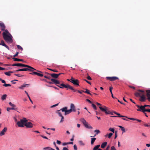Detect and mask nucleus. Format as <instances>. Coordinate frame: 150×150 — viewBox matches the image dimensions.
<instances>
[{"label":"nucleus","mask_w":150,"mask_h":150,"mask_svg":"<svg viewBox=\"0 0 150 150\" xmlns=\"http://www.w3.org/2000/svg\"><path fill=\"white\" fill-rule=\"evenodd\" d=\"M146 96L150 95V89L147 90L146 91Z\"/></svg>","instance_id":"34"},{"label":"nucleus","mask_w":150,"mask_h":150,"mask_svg":"<svg viewBox=\"0 0 150 150\" xmlns=\"http://www.w3.org/2000/svg\"><path fill=\"white\" fill-rule=\"evenodd\" d=\"M28 84H24L23 85L19 87L20 89H23V88L26 87L27 85H29Z\"/></svg>","instance_id":"28"},{"label":"nucleus","mask_w":150,"mask_h":150,"mask_svg":"<svg viewBox=\"0 0 150 150\" xmlns=\"http://www.w3.org/2000/svg\"><path fill=\"white\" fill-rule=\"evenodd\" d=\"M70 108V109L67 110V107H65L61 109L60 110H61L62 112H64V115H65L69 114L72 112H75L76 111L75 107L74 104H71Z\"/></svg>","instance_id":"1"},{"label":"nucleus","mask_w":150,"mask_h":150,"mask_svg":"<svg viewBox=\"0 0 150 150\" xmlns=\"http://www.w3.org/2000/svg\"><path fill=\"white\" fill-rule=\"evenodd\" d=\"M0 81L2 82L3 83L5 84L6 82L5 80L2 79L0 78Z\"/></svg>","instance_id":"47"},{"label":"nucleus","mask_w":150,"mask_h":150,"mask_svg":"<svg viewBox=\"0 0 150 150\" xmlns=\"http://www.w3.org/2000/svg\"><path fill=\"white\" fill-rule=\"evenodd\" d=\"M106 78L107 79L109 80L112 81H114L119 79V78L118 77L115 76L107 77Z\"/></svg>","instance_id":"9"},{"label":"nucleus","mask_w":150,"mask_h":150,"mask_svg":"<svg viewBox=\"0 0 150 150\" xmlns=\"http://www.w3.org/2000/svg\"><path fill=\"white\" fill-rule=\"evenodd\" d=\"M145 112H150V109H146L145 110Z\"/></svg>","instance_id":"64"},{"label":"nucleus","mask_w":150,"mask_h":150,"mask_svg":"<svg viewBox=\"0 0 150 150\" xmlns=\"http://www.w3.org/2000/svg\"><path fill=\"white\" fill-rule=\"evenodd\" d=\"M11 110H16L18 109V108H15L14 107H13L12 108H11Z\"/></svg>","instance_id":"55"},{"label":"nucleus","mask_w":150,"mask_h":150,"mask_svg":"<svg viewBox=\"0 0 150 150\" xmlns=\"http://www.w3.org/2000/svg\"><path fill=\"white\" fill-rule=\"evenodd\" d=\"M57 86L61 88H65L66 85L63 83H62L60 84V86L58 85Z\"/></svg>","instance_id":"19"},{"label":"nucleus","mask_w":150,"mask_h":150,"mask_svg":"<svg viewBox=\"0 0 150 150\" xmlns=\"http://www.w3.org/2000/svg\"><path fill=\"white\" fill-rule=\"evenodd\" d=\"M58 104L59 103H58L56 104L53 105L52 106H51V108H53L57 106L58 105Z\"/></svg>","instance_id":"62"},{"label":"nucleus","mask_w":150,"mask_h":150,"mask_svg":"<svg viewBox=\"0 0 150 150\" xmlns=\"http://www.w3.org/2000/svg\"><path fill=\"white\" fill-rule=\"evenodd\" d=\"M117 131H115V139L117 137Z\"/></svg>","instance_id":"52"},{"label":"nucleus","mask_w":150,"mask_h":150,"mask_svg":"<svg viewBox=\"0 0 150 150\" xmlns=\"http://www.w3.org/2000/svg\"><path fill=\"white\" fill-rule=\"evenodd\" d=\"M126 118H127L129 119L130 120H136V119H135V118H128L127 117Z\"/></svg>","instance_id":"51"},{"label":"nucleus","mask_w":150,"mask_h":150,"mask_svg":"<svg viewBox=\"0 0 150 150\" xmlns=\"http://www.w3.org/2000/svg\"><path fill=\"white\" fill-rule=\"evenodd\" d=\"M85 91H82L83 92L88 94L91 96H92V95L90 93V91L89 90L87 89H85Z\"/></svg>","instance_id":"21"},{"label":"nucleus","mask_w":150,"mask_h":150,"mask_svg":"<svg viewBox=\"0 0 150 150\" xmlns=\"http://www.w3.org/2000/svg\"><path fill=\"white\" fill-rule=\"evenodd\" d=\"M50 80L52 81V82L53 83H54L57 86L58 84H60L59 81L55 79H51Z\"/></svg>","instance_id":"11"},{"label":"nucleus","mask_w":150,"mask_h":150,"mask_svg":"<svg viewBox=\"0 0 150 150\" xmlns=\"http://www.w3.org/2000/svg\"><path fill=\"white\" fill-rule=\"evenodd\" d=\"M51 147H47L43 148V150H51Z\"/></svg>","instance_id":"37"},{"label":"nucleus","mask_w":150,"mask_h":150,"mask_svg":"<svg viewBox=\"0 0 150 150\" xmlns=\"http://www.w3.org/2000/svg\"><path fill=\"white\" fill-rule=\"evenodd\" d=\"M113 135V133H110L109 134H108V138H110Z\"/></svg>","instance_id":"43"},{"label":"nucleus","mask_w":150,"mask_h":150,"mask_svg":"<svg viewBox=\"0 0 150 150\" xmlns=\"http://www.w3.org/2000/svg\"><path fill=\"white\" fill-rule=\"evenodd\" d=\"M79 145L81 146H84L85 145V144L82 141H79Z\"/></svg>","instance_id":"31"},{"label":"nucleus","mask_w":150,"mask_h":150,"mask_svg":"<svg viewBox=\"0 0 150 150\" xmlns=\"http://www.w3.org/2000/svg\"><path fill=\"white\" fill-rule=\"evenodd\" d=\"M7 96V95L6 94H4L1 97V99L2 100H5L6 99V98Z\"/></svg>","instance_id":"26"},{"label":"nucleus","mask_w":150,"mask_h":150,"mask_svg":"<svg viewBox=\"0 0 150 150\" xmlns=\"http://www.w3.org/2000/svg\"><path fill=\"white\" fill-rule=\"evenodd\" d=\"M21 63L14 64L12 65V66L21 67Z\"/></svg>","instance_id":"30"},{"label":"nucleus","mask_w":150,"mask_h":150,"mask_svg":"<svg viewBox=\"0 0 150 150\" xmlns=\"http://www.w3.org/2000/svg\"><path fill=\"white\" fill-rule=\"evenodd\" d=\"M3 86H4L5 87L7 86H11V84H4L3 85Z\"/></svg>","instance_id":"42"},{"label":"nucleus","mask_w":150,"mask_h":150,"mask_svg":"<svg viewBox=\"0 0 150 150\" xmlns=\"http://www.w3.org/2000/svg\"><path fill=\"white\" fill-rule=\"evenodd\" d=\"M22 71H33V70L31 69H30L29 68H24L23 69H22Z\"/></svg>","instance_id":"23"},{"label":"nucleus","mask_w":150,"mask_h":150,"mask_svg":"<svg viewBox=\"0 0 150 150\" xmlns=\"http://www.w3.org/2000/svg\"><path fill=\"white\" fill-rule=\"evenodd\" d=\"M118 115L117 116H111V117H126L125 116H123V115H120V114L119 113H117V115Z\"/></svg>","instance_id":"25"},{"label":"nucleus","mask_w":150,"mask_h":150,"mask_svg":"<svg viewBox=\"0 0 150 150\" xmlns=\"http://www.w3.org/2000/svg\"><path fill=\"white\" fill-rule=\"evenodd\" d=\"M31 69L33 70V71H32V73H30V74L32 75L35 74L36 72L34 71V70H33V69Z\"/></svg>","instance_id":"49"},{"label":"nucleus","mask_w":150,"mask_h":150,"mask_svg":"<svg viewBox=\"0 0 150 150\" xmlns=\"http://www.w3.org/2000/svg\"><path fill=\"white\" fill-rule=\"evenodd\" d=\"M94 132L96 133V134H98L100 133V131L98 129H96L94 131Z\"/></svg>","instance_id":"36"},{"label":"nucleus","mask_w":150,"mask_h":150,"mask_svg":"<svg viewBox=\"0 0 150 150\" xmlns=\"http://www.w3.org/2000/svg\"><path fill=\"white\" fill-rule=\"evenodd\" d=\"M138 91L135 93V95L136 97H140L145 95L144 91L139 90Z\"/></svg>","instance_id":"6"},{"label":"nucleus","mask_w":150,"mask_h":150,"mask_svg":"<svg viewBox=\"0 0 150 150\" xmlns=\"http://www.w3.org/2000/svg\"><path fill=\"white\" fill-rule=\"evenodd\" d=\"M140 98L139 99V100L142 102H145L147 98H146L145 96V95L144 96H141L140 97Z\"/></svg>","instance_id":"14"},{"label":"nucleus","mask_w":150,"mask_h":150,"mask_svg":"<svg viewBox=\"0 0 150 150\" xmlns=\"http://www.w3.org/2000/svg\"><path fill=\"white\" fill-rule=\"evenodd\" d=\"M111 150H116L114 146H112L111 148Z\"/></svg>","instance_id":"56"},{"label":"nucleus","mask_w":150,"mask_h":150,"mask_svg":"<svg viewBox=\"0 0 150 150\" xmlns=\"http://www.w3.org/2000/svg\"><path fill=\"white\" fill-rule=\"evenodd\" d=\"M147 97V99L149 102H150V95L146 96Z\"/></svg>","instance_id":"50"},{"label":"nucleus","mask_w":150,"mask_h":150,"mask_svg":"<svg viewBox=\"0 0 150 150\" xmlns=\"http://www.w3.org/2000/svg\"><path fill=\"white\" fill-rule=\"evenodd\" d=\"M21 67H27V68H30V69H33V70H35V71H38V72H39L41 73H42V71H39V70H37L36 69H35L34 68H33V67H31L30 66H29V65H25V64H21Z\"/></svg>","instance_id":"8"},{"label":"nucleus","mask_w":150,"mask_h":150,"mask_svg":"<svg viewBox=\"0 0 150 150\" xmlns=\"http://www.w3.org/2000/svg\"><path fill=\"white\" fill-rule=\"evenodd\" d=\"M0 26L1 27V30L4 31L5 28V26L4 23H0Z\"/></svg>","instance_id":"18"},{"label":"nucleus","mask_w":150,"mask_h":150,"mask_svg":"<svg viewBox=\"0 0 150 150\" xmlns=\"http://www.w3.org/2000/svg\"><path fill=\"white\" fill-rule=\"evenodd\" d=\"M65 88L72 90L74 92H76V89H74L72 86L68 84H66Z\"/></svg>","instance_id":"12"},{"label":"nucleus","mask_w":150,"mask_h":150,"mask_svg":"<svg viewBox=\"0 0 150 150\" xmlns=\"http://www.w3.org/2000/svg\"><path fill=\"white\" fill-rule=\"evenodd\" d=\"M92 107L93 108V109L95 110H96L97 109V107L95 105H94V104H93V103H92Z\"/></svg>","instance_id":"39"},{"label":"nucleus","mask_w":150,"mask_h":150,"mask_svg":"<svg viewBox=\"0 0 150 150\" xmlns=\"http://www.w3.org/2000/svg\"><path fill=\"white\" fill-rule=\"evenodd\" d=\"M96 139V138H91V144L92 145L93 144Z\"/></svg>","instance_id":"27"},{"label":"nucleus","mask_w":150,"mask_h":150,"mask_svg":"<svg viewBox=\"0 0 150 150\" xmlns=\"http://www.w3.org/2000/svg\"><path fill=\"white\" fill-rule=\"evenodd\" d=\"M47 69L55 72H57V71L55 69H52L49 68H47Z\"/></svg>","instance_id":"48"},{"label":"nucleus","mask_w":150,"mask_h":150,"mask_svg":"<svg viewBox=\"0 0 150 150\" xmlns=\"http://www.w3.org/2000/svg\"><path fill=\"white\" fill-rule=\"evenodd\" d=\"M35 75H37V76H41V77H42V76H43V74H40L38 72H36V73H35Z\"/></svg>","instance_id":"35"},{"label":"nucleus","mask_w":150,"mask_h":150,"mask_svg":"<svg viewBox=\"0 0 150 150\" xmlns=\"http://www.w3.org/2000/svg\"><path fill=\"white\" fill-rule=\"evenodd\" d=\"M107 107L104 106V108H102L100 106L99 107V108L103 112H105L106 111V109H107Z\"/></svg>","instance_id":"20"},{"label":"nucleus","mask_w":150,"mask_h":150,"mask_svg":"<svg viewBox=\"0 0 150 150\" xmlns=\"http://www.w3.org/2000/svg\"><path fill=\"white\" fill-rule=\"evenodd\" d=\"M113 88L112 86H111L110 87L109 90L111 94L112 93V90L113 89Z\"/></svg>","instance_id":"46"},{"label":"nucleus","mask_w":150,"mask_h":150,"mask_svg":"<svg viewBox=\"0 0 150 150\" xmlns=\"http://www.w3.org/2000/svg\"><path fill=\"white\" fill-rule=\"evenodd\" d=\"M58 110V113L59 115L61 117H62L63 116L62 115V114L60 112H59V111H60V110Z\"/></svg>","instance_id":"45"},{"label":"nucleus","mask_w":150,"mask_h":150,"mask_svg":"<svg viewBox=\"0 0 150 150\" xmlns=\"http://www.w3.org/2000/svg\"><path fill=\"white\" fill-rule=\"evenodd\" d=\"M17 47L18 49L21 50H23V48L19 45H17Z\"/></svg>","instance_id":"38"},{"label":"nucleus","mask_w":150,"mask_h":150,"mask_svg":"<svg viewBox=\"0 0 150 150\" xmlns=\"http://www.w3.org/2000/svg\"><path fill=\"white\" fill-rule=\"evenodd\" d=\"M136 106L138 108V109L137 110L138 111L142 112L144 113V114H146V112H145L146 108H145L144 105L139 106V105H136Z\"/></svg>","instance_id":"5"},{"label":"nucleus","mask_w":150,"mask_h":150,"mask_svg":"<svg viewBox=\"0 0 150 150\" xmlns=\"http://www.w3.org/2000/svg\"><path fill=\"white\" fill-rule=\"evenodd\" d=\"M119 127L121 129V130L123 132H125V129L123 127L121 126H119Z\"/></svg>","instance_id":"33"},{"label":"nucleus","mask_w":150,"mask_h":150,"mask_svg":"<svg viewBox=\"0 0 150 150\" xmlns=\"http://www.w3.org/2000/svg\"><path fill=\"white\" fill-rule=\"evenodd\" d=\"M12 59L15 61H23V60L22 59H18L15 57H13Z\"/></svg>","instance_id":"24"},{"label":"nucleus","mask_w":150,"mask_h":150,"mask_svg":"<svg viewBox=\"0 0 150 150\" xmlns=\"http://www.w3.org/2000/svg\"><path fill=\"white\" fill-rule=\"evenodd\" d=\"M74 149L75 150H77V146L75 144L74 145Z\"/></svg>","instance_id":"53"},{"label":"nucleus","mask_w":150,"mask_h":150,"mask_svg":"<svg viewBox=\"0 0 150 150\" xmlns=\"http://www.w3.org/2000/svg\"><path fill=\"white\" fill-rule=\"evenodd\" d=\"M71 82L75 85H76L78 86H79V81L78 79H75L72 77H71Z\"/></svg>","instance_id":"7"},{"label":"nucleus","mask_w":150,"mask_h":150,"mask_svg":"<svg viewBox=\"0 0 150 150\" xmlns=\"http://www.w3.org/2000/svg\"><path fill=\"white\" fill-rule=\"evenodd\" d=\"M40 136L41 137H42V138H43L44 139H48L46 136H44L41 135Z\"/></svg>","instance_id":"58"},{"label":"nucleus","mask_w":150,"mask_h":150,"mask_svg":"<svg viewBox=\"0 0 150 150\" xmlns=\"http://www.w3.org/2000/svg\"><path fill=\"white\" fill-rule=\"evenodd\" d=\"M0 45L4 46L8 50H9L8 47L4 43V42L3 40H2L1 41V43H0Z\"/></svg>","instance_id":"17"},{"label":"nucleus","mask_w":150,"mask_h":150,"mask_svg":"<svg viewBox=\"0 0 150 150\" xmlns=\"http://www.w3.org/2000/svg\"><path fill=\"white\" fill-rule=\"evenodd\" d=\"M62 118L60 120V122H62L64 121V117L63 116L61 117Z\"/></svg>","instance_id":"60"},{"label":"nucleus","mask_w":150,"mask_h":150,"mask_svg":"<svg viewBox=\"0 0 150 150\" xmlns=\"http://www.w3.org/2000/svg\"><path fill=\"white\" fill-rule=\"evenodd\" d=\"M14 75H15L18 76V77H21V76H23V75H20V74H15Z\"/></svg>","instance_id":"61"},{"label":"nucleus","mask_w":150,"mask_h":150,"mask_svg":"<svg viewBox=\"0 0 150 150\" xmlns=\"http://www.w3.org/2000/svg\"><path fill=\"white\" fill-rule=\"evenodd\" d=\"M25 126L26 127L28 128H31L33 127V124L30 122H26Z\"/></svg>","instance_id":"10"},{"label":"nucleus","mask_w":150,"mask_h":150,"mask_svg":"<svg viewBox=\"0 0 150 150\" xmlns=\"http://www.w3.org/2000/svg\"><path fill=\"white\" fill-rule=\"evenodd\" d=\"M22 71V69H19L15 71V72H18V71Z\"/></svg>","instance_id":"57"},{"label":"nucleus","mask_w":150,"mask_h":150,"mask_svg":"<svg viewBox=\"0 0 150 150\" xmlns=\"http://www.w3.org/2000/svg\"><path fill=\"white\" fill-rule=\"evenodd\" d=\"M80 121L83 123L84 126L86 128L88 129H92V127L91 126H89L88 125V123L86 122L84 118L81 119L80 120Z\"/></svg>","instance_id":"4"},{"label":"nucleus","mask_w":150,"mask_h":150,"mask_svg":"<svg viewBox=\"0 0 150 150\" xmlns=\"http://www.w3.org/2000/svg\"><path fill=\"white\" fill-rule=\"evenodd\" d=\"M44 77L45 78H46V79H50L51 78V77H50V76H44Z\"/></svg>","instance_id":"63"},{"label":"nucleus","mask_w":150,"mask_h":150,"mask_svg":"<svg viewBox=\"0 0 150 150\" xmlns=\"http://www.w3.org/2000/svg\"><path fill=\"white\" fill-rule=\"evenodd\" d=\"M107 144V142H105L103 143L101 145V148L103 149L106 146Z\"/></svg>","instance_id":"22"},{"label":"nucleus","mask_w":150,"mask_h":150,"mask_svg":"<svg viewBox=\"0 0 150 150\" xmlns=\"http://www.w3.org/2000/svg\"><path fill=\"white\" fill-rule=\"evenodd\" d=\"M25 92L27 96H28V98H29V100L33 104V102L32 100L31 99H30V96H29V95L28 92L26 91H25Z\"/></svg>","instance_id":"29"},{"label":"nucleus","mask_w":150,"mask_h":150,"mask_svg":"<svg viewBox=\"0 0 150 150\" xmlns=\"http://www.w3.org/2000/svg\"><path fill=\"white\" fill-rule=\"evenodd\" d=\"M3 35L4 40L7 42H11L12 41L11 36L6 34V33L3 32Z\"/></svg>","instance_id":"3"},{"label":"nucleus","mask_w":150,"mask_h":150,"mask_svg":"<svg viewBox=\"0 0 150 150\" xmlns=\"http://www.w3.org/2000/svg\"><path fill=\"white\" fill-rule=\"evenodd\" d=\"M28 121V120L26 118L23 117V119L21 120L20 121L18 122L17 124L19 127H23L26 122Z\"/></svg>","instance_id":"2"},{"label":"nucleus","mask_w":150,"mask_h":150,"mask_svg":"<svg viewBox=\"0 0 150 150\" xmlns=\"http://www.w3.org/2000/svg\"><path fill=\"white\" fill-rule=\"evenodd\" d=\"M109 130L110 131L112 132L113 133H114V132H115V129H114L113 128H110L109 129Z\"/></svg>","instance_id":"41"},{"label":"nucleus","mask_w":150,"mask_h":150,"mask_svg":"<svg viewBox=\"0 0 150 150\" xmlns=\"http://www.w3.org/2000/svg\"><path fill=\"white\" fill-rule=\"evenodd\" d=\"M100 146V145H98L96 146L93 149V150H96L97 149H98Z\"/></svg>","instance_id":"32"},{"label":"nucleus","mask_w":150,"mask_h":150,"mask_svg":"<svg viewBox=\"0 0 150 150\" xmlns=\"http://www.w3.org/2000/svg\"><path fill=\"white\" fill-rule=\"evenodd\" d=\"M7 129V128L6 127H4L0 133V136L4 135L5 134V132H6Z\"/></svg>","instance_id":"13"},{"label":"nucleus","mask_w":150,"mask_h":150,"mask_svg":"<svg viewBox=\"0 0 150 150\" xmlns=\"http://www.w3.org/2000/svg\"><path fill=\"white\" fill-rule=\"evenodd\" d=\"M86 101H87V102H89L91 104L92 103V102L90 100H89V99H86Z\"/></svg>","instance_id":"54"},{"label":"nucleus","mask_w":150,"mask_h":150,"mask_svg":"<svg viewBox=\"0 0 150 150\" xmlns=\"http://www.w3.org/2000/svg\"><path fill=\"white\" fill-rule=\"evenodd\" d=\"M87 79L89 80H92L91 78L89 76H88L87 77Z\"/></svg>","instance_id":"59"},{"label":"nucleus","mask_w":150,"mask_h":150,"mask_svg":"<svg viewBox=\"0 0 150 150\" xmlns=\"http://www.w3.org/2000/svg\"><path fill=\"white\" fill-rule=\"evenodd\" d=\"M105 113L106 114H110L112 115L113 114V111L110 110H108V108H107Z\"/></svg>","instance_id":"15"},{"label":"nucleus","mask_w":150,"mask_h":150,"mask_svg":"<svg viewBox=\"0 0 150 150\" xmlns=\"http://www.w3.org/2000/svg\"><path fill=\"white\" fill-rule=\"evenodd\" d=\"M4 74L7 75V76H9L11 75V74H10V73H9V71L8 72H4Z\"/></svg>","instance_id":"44"},{"label":"nucleus","mask_w":150,"mask_h":150,"mask_svg":"<svg viewBox=\"0 0 150 150\" xmlns=\"http://www.w3.org/2000/svg\"><path fill=\"white\" fill-rule=\"evenodd\" d=\"M9 104L11 106L15 107H16V105H15L14 104L12 103L11 102H10L9 103Z\"/></svg>","instance_id":"40"},{"label":"nucleus","mask_w":150,"mask_h":150,"mask_svg":"<svg viewBox=\"0 0 150 150\" xmlns=\"http://www.w3.org/2000/svg\"><path fill=\"white\" fill-rule=\"evenodd\" d=\"M47 74H49V75H50L53 78L57 79L58 78V75L57 74H55V73H53V74H49L48 73H47Z\"/></svg>","instance_id":"16"}]
</instances>
